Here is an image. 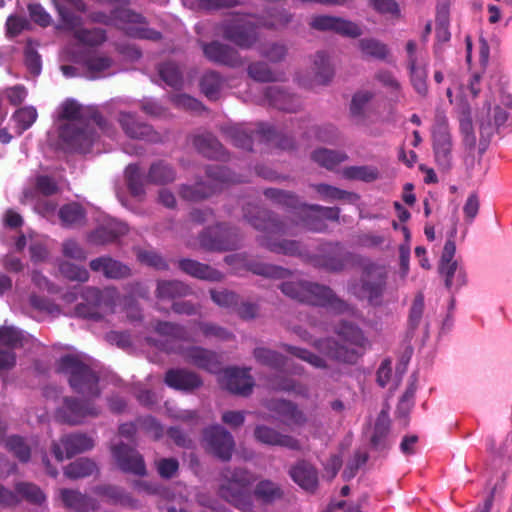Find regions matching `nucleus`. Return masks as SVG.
Returning <instances> with one entry per match:
<instances>
[{
	"label": "nucleus",
	"mask_w": 512,
	"mask_h": 512,
	"mask_svg": "<svg viewBox=\"0 0 512 512\" xmlns=\"http://www.w3.org/2000/svg\"><path fill=\"white\" fill-rule=\"evenodd\" d=\"M59 116L63 122L60 127V138L68 148L86 152L95 140V133L88 121V111L74 100H66L59 108Z\"/></svg>",
	"instance_id": "1"
},
{
	"label": "nucleus",
	"mask_w": 512,
	"mask_h": 512,
	"mask_svg": "<svg viewBox=\"0 0 512 512\" xmlns=\"http://www.w3.org/2000/svg\"><path fill=\"white\" fill-rule=\"evenodd\" d=\"M244 216L256 229L266 232L263 245L271 251L288 255L301 253L300 245L297 242L286 239L278 240L279 237L293 232L292 227L287 223L276 220L267 211L256 206L245 210Z\"/></svg>",
	"instance_id": "2"
},
{
	"label": "nucleus",
	"mask_w": 512,
	"mask_h": 512,
	"mask_svg": "<svg viewBox=\"0 0 512 512\" xmlns=\"http://www.w3.org/2000/svg\"><path fill=\"white\" fill-rule=\"evenodd\" d=\"M339 341L332 339L318 340L316 349L325 357L346 363H352L358 355L357 348L364 344L362 332L352 324H343L337 331Z\"/></svg>",
	"instance_id": "3"
},
{
	"label": "nucleus",
	"mask_w": 512,
	"mask_h": 512,
	"mask_svg": "<svg viewBox=\"0 0 512 512\" xmlns=\"http://www.w3.org/2000/svg\"><path fill=\"white\" fill-rule=\"evenodd\" d=\"M481 76L474 74L471 76L467 83L460 85L457 88V95L453 97L452 88L447 89V97L450 103L455 104L459 113L460 132L463 137V142L466 147L474 148L477 142V137L473 129L471 121V107L468 103L469 98H475L481 90L480 87Z\"/></svg>",
	"instance_id": "4"
},
{
	"label": "nucleus",
	"mask_w": 512,
	"mask_h": 512,
	"mask_svg": "<svg viewBox=\"0 0 512 512\" xmlns=\"http://www.w3.org/2000/svg\"><path fill=\"white\" fill-rule=\"evenodd\" d=\"M282 292L292 299L312 305L330 306L342 312L346 304L337 299L332 290L326 286L302 280L286 281L280 286Z\"/></svg>",
	"instance_id": "5"
},
{
	"label": "nucleus",
	"mask_w": 512,
	"mask_h": 512,
	"mask_svg": "<svg viewBox=\"0 0 512 512\" xmlns=\"http://www.w3.org/2000/svg\"><path fill=\"white\" fill-rule=\"evenodd\" d=\"M55 5L62 18L66 29L73 32L74 38L84 46H98L105 40L106 36L103 30L83 29L81 28V18L73 11H85V5L81 0H55Z\"/></svg>",
	"instance_id": "6"
},
{
	"label": "nucleus",
	"mask_w": 512,
	"mask_h": 512,
	"mask_svg": "<svg viewBox=\"0 0 512 512\" xmlns=\"http://www.w3.org/2000/svg\"><path fill=\"white\" fill-rule=\"evenodd\" d=\"M59 370L69 376L71 387L78 393L89 397L99 395L97 375L78 356L62 357Z\"/></svg>",
	"instance_id": "7"
},
{
	"label": "nucleus",
	"mask_w": 512,
	"mask_h": 512,
	"mask_svg": "<svg viewBox=\"0 0 512 512\" xmlns=\"http://www.w3.org/2000/svg\"><path fill=\"white\" fill-rule=\"evenodd\" d=\"M82 298L86 303H79L75 308V314L79 317L98 320L115 311L117 291L114 288L100 291L87 287L82 291Z\"/></svg>",
	"instance_id": "8"
},
{
	"label": "nucleus",
	"mask_w": 512,
	"mask_h": 512,
	"mask_svg": "<svg viewBox=\"0 0 512 512\" xmlns=\"http://www.w3.org/2000/svg\"><path fill=\"white\" fill-rule=\"evenodd\" d=\"M510 111H512V99L510 96L504 97L501 104H495L493 107H491L490 103L485 104L484 110L478 119L480 145L483 148L498 133L499 129L505 125Z\"/></svg>",
	"instance_id": "9"
},
{
	"label": "nucleus",
	"mask_w": 512,
	"mask_h": 512,
	"mask_svg": "<svg viewBox=\"0 0 512 512\" xmlns=\"http://www.w3.org/2000/svg\"><path fill=\"white\" fill-rule=\"evenodd\" d=\"M254 477L243 469H226L222 473L220 494L227 501L243 509L246 505L245 499L248 496L250 484Z\"/></svg>",
	"instance_id": "10"
},
{
	"label": "nucleus",
	"mask_w": 512,
	"mask_h": 512,
	"mask_svg": "<svg viewBox=\"0 0 512 512\" xmlns=\"http://www.w3.org/2000/svg\"><path fill=\"white\" fill-rule=\"evenodd\" d=\"M222 36L243 49L251 48L259 40L256 25L248 17H235L223 24Z\"/></svg>",
	"instance_id": "11"
},
{
	"label": "nucleus",
	"mask_w": 512,
	"mask_h": 512,
	"mask_svg": "<svg viewBox=\"0 0 512 512\" xmlns=\"http://www.w3.org/2000/svg\"><path fill=\"white\" fill-rule=\"evenodd\" d=\"M385 284V271L382 267L370 266L363 272L361 283L351 287L352 293L359 298L376 303Z\"/></svg>",
	"instance_id": "12"
},
{
	"label": "nucleus",
	"mask_w": 512,
	"mask_h": 512,
	"mask_svg": "<svg viewBox=\"0 0 512 512\" xmlns=\"http://www.w3.org/2000/svg\"><path fill=\"white\" fill-rule=\"evenodd\" d=\"M334 76V66L330 56L319 51L313 56L309 75L297 77L298 83L305 88H315L317 86L327 85Z\"/></svg>",
	"instance_id": "13"
},
{
	"label": "nucleus",
	"mask_w": 512,
	"mask_h": 512,
	"mask_svg": "<svg viewBox=\"0 0 512 512\" xmlns=\"http://www.w3.org/2000/svg\"><path fill=\"white\" fill-rule=\"evenodd\" d=\"M455 252V242L451 239L447 240L441 256L439 272L445 280L446 287L449 289L459 288L466 282V276L462 267L454 259Z\"/></svg>",
	"instance_id": "14"
},
{
	"label": "nucleus",
	"mask_w": 512,
	"mask_h": 512,
	"mask_svg": "<svg viewBox=\"0 0 512 512\" xmlns=\"http://www.w3.org/2000/svg\"><path fill=\"white\" fill-rule=\"evenodd\" d=\"M113 19L128 35L137 38L157 40L160 35L158 32L150 30L146 27L141 15L131 10L120 7L113 12Z\"/></svg>",
	"instance_id": "15"
},
{
	"label": "nucleus",
	"mask_w": 512,
	"mask_h": 512,
	"mask_svg": "<svg viewBox=\"0 0 512 512\" xmlns=\"http://www.w3.org/2000/svg\"><path fill=\"white\" fill-rule=\"evenodd\" d=\"M203 442L209 452L222 460H229L235 447L232 435L219 425L204 431Z\"/></svg>",
	"instance_id": "16"
},
{
	"label": "nucleus",
	"mask_w": 512,
	"mask_h": 512,
	"mask_svg": "<svg viewBox=\"0 0 512 512\" xmlns=\"http://www.w3.org/2000/svg\"><path fill=\"white\" fill-rule=\"evenodd\" d=\"M434 152L436 161L443 168H448L451 163V136L447 119L442 114H437L433 128Z\"/></svg>",
	"instance_id": "17"
},
{
	"label": "nucleus",
	"mask_w": 512,
	"mask_h": 512,
	"mask_svg": "<svg viewBox=\"0 0 512 512\" xmlns=\"http://www.w3.org/2000/svg\"><path fill=\"white\" fill-rule=\"evenodd\" d=\"M99 409L91 402H79L73 398H64L62 406L58 409V417L70 424H80L88 417H95Z\"/></svg>",
	"instance_id": "18"
},
{
	"label": "nucleus",
	"mask_w": 512,
	"mask_h": 512,
	"mask_svg": "<svg viewBox=\"0 0 512 512\" xmlns=\"http://www.w3.org/2000/svg\"><path fill=\"white\" fill-rule=\"evenodd\" d=\"M111 452L121 470L136 475L145 474L146 468L144 460L133 448H130L122 442H117L112 445Z\"/></svg>",
	"instance_id": "19"
},
{
	"label": "nucleus",
	"mask_w": 512,
	"mask_h": 512,
	"mask_svg": "<svg viewBox=\"0 0 512 512\" xmlns=\"http://www.w3.org/2000/svg\"><path fill=\"white\" fill-rule=\"evenodd\" d=\"M269 409L275 412L276 418L291 430L299 429L308 422L305 413L289 401H272Z\"/></svg>",
	"instance_id": "20"
},
{
	"label": "nucleus",
	"mask_w": 512,
	"mask_h": 512,
	"mask_svg": "<svg viewBox=\"0 0 512 512\" xmlns=\"http://www.w3.org/2000/svg\"><path fill=\"white\" fill-rule=\"evenodd\" d=\"M61 446L58 443L53 444V453L58 461H63L64 458H70L78 453L90 450L94 446V440L84 434H71L62 437Z\"/></svg>",
	"instance_id": "21"
},
{
	"label": "nucleus",
	"mask_w": 512,
	"mask_h": 512,
	"mask_svg": "<svg viewBox=\"0 0 512 512\" xmlns=\"http://www.w3.org/2000/svg\"><path fill=\"white\" fill-rule=\"evenodd\" d=\"M200 244L209 250H229L236 247L235 234L226 226L209 228L200 238Z\"/></svg>",
	"instance_id": "22"
},
{
	"label": "nucleus",
	"mask_w": 512,
	"mask_h": 512,
	"mask_svg": "<svg viewBox=\"0 0 512 512\" xmlns=\"http://www.w3.org/2000/svg\"><path fill=\"white\" fill-rule=\"evenodd\" d=\"M220 381L230 392L240 395L249 394L253 387V380L248 369L227 368Z\"/></svg>",
	"instance_id": "23"
},
{
	"label": "nucleus",
	"mask_w": 512,
	"mask_h": 512,
	"mask_svg": "<svg viewBox=\"0 0 512 512\" xmlns=\"http://www.w3.org/2000/svg\"><path fill=\"white\" fill-rule=\"evenodd\" d=\"M254 437L257 441L271 446H281L291 450H299L300 441L295 437L282 434L274 428L266 425H258L254 430Z\"/></svg>",
	"instance_id": "24"
},
{
	"label": "nucleus",
	"mask_w": 512,
	"mask_h": 512,
	"mask_svg": "<svg viewBox=\"0 0 512 512\" xmlns=\"http://www.w3.org/2000/svg\"><path fill=\"white\" fill-rule=\"evenodd\" d=\"M203 51L209 60L216 63L230 67H239L243 64L242 58L237 50L218 41L205 44Z\"/></svg>",
	"instance_id": "25"
},
{
	"label": "nucleus",
	"mask_w": 512,
	"mask_h": 512,
	"mask_svg": "<svg viewBox=\"0 0 512 512\" xmlns=\"http://www.w3.org/2000/svg\"><path fill=\"white\" fill-rule=\"evenodd\" d=\"M59 498L65 508L76 512L95 511L99 507L95 499L73 489H60Z\"/></svg>",
	"instance_id": "26"
},
{
	"label": "nucleus",
	"mask_w": 512,
	"mask_h": 512,
	"mask_svg": "<svg viewBox=\"0 0 512 512\" xmlns=\"http://www.w3.org/2000/svg\"><path fill=\"white\" fill-rule=\"evenodd\" d=\"M165 383L176 390L193 391L202 385L201 378L185 369H171L165 375Z\"/></svg>",
	"instance_id": "27"
},
{
	"label": "nucleus",
	"mask_w": 512,
	"mask_h": 512,
	"mask_svg": "<svg viewBox=\"0 0 512 512\" xmlns=\"http://www.w3.org/2000/svg\"><path fill=\"white\" fill-rule=\"evenodd\" d=\"M185 360L209 372H217L220 368L218 355L201 347H190L183 352Z\"/></svg>",
	"instance_id": "28"
},
{
	"label": "nucleus",
	"mask_w": 512,
	"mask_h": 512,
	"mask_svg": "<svg viewBox=\"0 0 512 512\" xmlns=\"http://www.w3.org/2000/svg\"><path fill=\"white\" fill-rule=\"evenodd\" d=\"M296 214L301 218L302 226L311 230H319L320 226L316 222L317 217L335 220L339 216V211L335 208L302 205L297 208Z\"/></svg>",
	"instance_id": "29"
},
{
	"label": "nucleus",
	"mask_w": 512,
	"mask_h": 512,
	"mask_svg": "<svg viewBox=\"0 0 512 512\" xmlns=\"http://www.w3.org/2000/svg\"><path fill=\"white\" fill-rule=\"evenodd\" d=\"M267 101L277 109L287 112H295L301 107V101L289 94L280 86H270L265 92Z\"/></svg>",
	"instance_id": "30"
},
{
	"label": "nucleus",
	"mask_w": 512,
	"mask_h": 512,
	"mask_svg": "<svg viewBox=\"0 0 512 512\" xmlns=\"http://www.w3.org/2000/svg\"><path fill=\"white\" fill-rule=\"evenodd\" d=\"M290 476L301 488L314 491L318 485L317 470L309 463L301 461L290 470Z\"/></svg>",
	"instance_id": "31"
},
{
	"label": "nucleus",
	"mask_w": 512,
	"mask_h": 512,
	"mask_svg": "<svg viewBox=\"0 0 512 512\" xmlns=\"http://www.w3.org/2000/svg\"><path fill=\"white\" fill-rule=\"evenodd\" d=\"M91 270L101 272L107 278L120 279L130 275V269L126 265L110 258L99 257L90 262Z\"/></svg>",
	"instance_id": "32"
},
{
	"label": "nucleus",
	"mask_w": 512,
	"mask_h": 512,
	"mask_svg": "<svg viewBox=\"0 0 512 512\" xmlns=\"http://www.w3.org/2000/svg\"><path fill=\"white\" fill-rule=\"evenodd\" d=\"M79 62L85 66L90 78L105 76L106 72L112 66V59L98 52L81 56Z\"/></svg>",
	"instance_id": "33"
},
{
	"label": "nucleus",
	"mask_w": 512,
	"mask_h": 512,
	"mask_svg": "<svg viewBox=\"0 0 512 512\" xmlns=\"http://www.w3.org/2000/svg\"><path fill=\"white\" fill-rule=\"evenodd\" d=\"M126 232V224L116 220H111L107 224L98 228L94 233H92L90 239L95 244H106L114 241Z\"/></svg>",
	"instance_id": "34"
},
{
	"label": "nucleus",
	"mask_w": 512,
	"mask_h": 512,
	"mask_svg": "<svg viewBox=\"0 0 512 512\" xmlns=\"http://www.w3.org/2000/svg\"><path fill=\"white\" fill-rule=\"evenodd\" d=\"M390 418L388 409H382L375 422L372 434L370 436V444L375 449H383L386 447V438L389 432Z\"/></svg>",
	"instance_id": "35"
},
{
	"label": "nucleus",
	"mask_w": 512,
	"mask_h": 512,
	"mask_svg": "<svg viewBox=\"0 0 512 512\" xmlns=\"http://www.w3.org/2000/svg\"><path fill=\"white\" fill-rule=\"evenodd\" d=\"M179 265L184 272L199 279L209 281L222 279V274L219 271L193 260H182Z\"/></svg>",
	"instance_id": "36"
},
{
	"label": "nucleus",
	"mask_w": 512,
	"mask_h": 512,
	"mask_svg": "<svg viewBox=\"0 0 512 512\" xmlns=\"http://www.w3.org/2000/svg\"><path fill=\"white\" fill-rule=\"evenodd\" d=\"M5 423L0 420V442H5V447L14 453V455L23 462L28 461L31 447L19 436H10L5 439Z\"/></svg>",
	"instance_id": "37"
},
{
	"label": "nucleus",
	"mask_w": 512,
	"mask_h": 512,
	"mask_svg": "<svg viewBox=\"0 0 512 512\" xmlns=\"http://www.w3.org/2000/svg\"><path fill=\"white\" fill-rule=\"evenodd\" d=\"M21 202L32 205L35 212L46 218H50L55 214L57 206L55 202L47 199V197L35 195L30 190H24Z\"/></svg>",
	"instance_id": "38"
},
{
	"label": "nucleus",
	"mask_w": 512,
	"mask_h": 512,
	"mask_svg": "<svg viewBox=\"0 0 512 512\" xmlns=\"http://www.w3.org/2000/svg\"><path fill=\"white\" fill-rule=\"evenodd\" d=\"M119 122L125 133L131 138H149L152 132L150 126L136 121L135 117L129 113H121Z\"/></svg>",
	"instance_id": "39"
},
{
	"label": "nucleus",
	"mask_w": 512,
	"mask_h": 512,
	"mask_svg": "<svg viewBox=\"0 0 512 512\" xmlns=\"http://www.w3.org/2000/svg\"><path fill=\"white\" fill-rule=\"evenodd\" d=\"M357 46L364 57L383 60L389 54L387 46L374 38L360 39L357 43Z\"/></svg>",
	"instance_id": "40"
},
{
	"label": "nucleus",
	"mask_w": 512,
	"mask_h": 512,
	"mask_svg": "<svg viewBox=\"0 0 512 512\" xmlns=\"http://www.w3.org/2000/svg\"><path fill=\"white\" fill-rule=\"evenodd\" d=\"M329 253L316 260V265L324 267L330 271H339L344 267V257L341 252V247L337 244H329L326 246Z\"/></svg>",
	"instance_id": "41"
},
{
	"label": "nucleus",
	"mask_w": 512,
	"mask_h": 512,
	"mask_svg": "<svg viewBox=\"0 0 512 512\" xmlns=\"http://www.w3.org/2000/svg\"><path fill=\"white\" fill-rule=\"evenodd\" d=\"M95 471H97V466L93 461L87 458H80L69 464L65 468L64 474L70 479H79L90 476Z\"/></svg>",
	"instance_id": "42"
},
{
	"label": "nucleus",
	"mask_w": 512,
	"mask_h": 512,
	"mask_svg": "<svg viewBox=\"0 0 512 512\" xmlns=\"http://www.w3.org/2000/svg\"><path fill=\"white\" fill-rule=\"evenodd\" d=\"M312 158L321 166H324L327 169H332L337 164L345 161L347 156L343 152L332 151L328 149H318L313 152Z\"/></svg>",
	"instance_id": "43"
},
{
	"label": "nucleus",
	"mask_w": 512,
	"mask_h": 512,
	"mask_svg": "<svg viewBox=\"0 0 512 512\" xmlns=\"http://www.w3.org/2000/svg\"><path fill=\"white\" fill-rule=\"evenodd\" d=\"M148 179L155 184H165L175 179V172L167 163L160 161L150 167Z\"/></svg>",
	"instance_id": "44"
},
{
	"label": "nucleus",
	"mask_w": 512,
	"mask_h": 512,
	"mask_svg": "<svg viewBox=\"0 0 512 512\" xmlns=\"http://www.w3.org/2000/svg\"><path fill=\"white\" fill-rule=\"evenodd\" d=\"M343 175L348 179L371 182L379 177V171L373 166H350L343 170Z\"/></svg>",
	"instance_id": "45"
},
{
	"label": "nucleus",
	"mask_w": 512,
	"mask_h": 512,
	"mask_svg": "<svg viewBox=\"0 0 512 512\" xmlns=\"http://www.w3.org/2000/svg\"><path fill=\"white\" fill-rule=\"evenodd\" d=\"M59 217L64 226H74L83 222L84 211L79 204L71 203L59 210Z\"/></svg>",
	"instance_id": "46"
},
{
	"label": "nucleus",
	"mask_w": 512,
	"mask_h": 512,
	"mask_svg": "<svg viewBox=\"0 0 512 512\" xmlns=\"http://www.w3.org/2000/svg\"><path fill=\"white\" fill-rule=\"evenodd\" d=\"M25 337L21 331L14 327L3 326L0 328V346H5L8 350L23 346Z\"/></svg>",
	"instance_id": "47"
},
{
	"label": "nucleus",
	"mask_w": 512,
	"mask_h": 512,
	"mask_svg": "<svg viewBox=\"0 0 512 512\" xmlns=\"http://www.w3.org/2000/svg\"><path fill=\"white\" fill-rule=\"evenodd\" d=\"M12 118L16 123L17 133L20 135L36 121L37 111L31 106L23 107L17 110Z\"/></svg>",
	"instance_id": "48"
},
{
	"label": "nucleus",
	"mask_w": 512,
	"mask_h": 512,
	"mask_svg": "<svg viewBox=\"0 0 512 512\" xmlns=\"http://www.w3.org/2000/svg\"><path fill=\"white\" fill-rule=\"evenodd\" d=\"M187 286L179 281H161L157 286V297L161 299L186 295Z\"/></svg>",
	"instance_id": "49"
},
{
	"label": "nucleus",
	"mask_w": 512,
	"mask_h": 512,
	"mask_svg": "<svg viewBox=\"0 0 512 512\" xmlns=\"http://www.w3.org/2000/svg\"><path fill=\"white\" fill-rule=\"evenodd\" d=\"M248 75L260 82L277 81L280 78L264 62H255L248 66Z\"/></svg>",
	"instance_id": "50"
},
{
	"label": "nucleus",
	"mask_w": 512,
	"mask_h": 512,
	"mask_svg": "<svg viewBox=\"0 0 512 512\" xmlns=\"http://www.w3.org/2000/svg\"><path fill=\"white\" fill-rule=\"evenodd\" d=\"M16 491L22 498L32 504L41 505L46 500V496L40 488L31 483L17 484Z\"/></svg>",
	"instance_id": "51"
},
{
	"label": "nucleus",
	"mask_w": 512,
	"mask_h": 512,
	"mask_svg": "<svg viewBox=\"0 0 512 512\" xmlns=\"http://www.w3.org/2000/svg\"><path fill=\"white\" fill-rule=\"evenodd\" d=\"M411 74V83L416 92L422 96L427 94L428 88L426 83L427 72L425 67L420 63L409 65Z\"/></svg>",
	"instance_id": "52"
},
{
	"label": "nucleus",
	"mask_w": 512,
	"mask_h": 512,
	"mask_svg": "<svg viewBox=\"0 0 512 512\" xmlns=\"http://www.w3.org/2000/svg\"><path fill=\"white\" fill-rule=\"evenodd\" d=\"M261 56L267 58L271 62H280L287 55V47L280 43H267L258 47Z\"/></svg>",
	"instance_id": "53"
},
{
	"label": "nucleus",
	"mask_w": 512,
	"mask_h": 512,
	"mask_svg": "<svg viewBox=\"0 0 512 512\" xmlns=\"http://www.w3.org/2000/svg\"><path fill=\"white\" fill-rule=\"evenodd\" d=\"M222 84V80L216 72H209L203 76L201 81V88L208 98L216 99Z\"/></svg>",
	"instance_id": "54"
},
{
	"label": "nucleus",
	"mask_w": 512,
	"mask_h": 512,
	"mask_svg": "<svg viewBox=\"0 0 512 512\" xmlns=\"http://www.w3.org/2000/svg\"><path fill=\"white\" fill-rule=\"evenodd\" d=\"M254 356L258 362L270 366L272 368L277 369L287 365L280 354L266 348L255 349Z\"/></svg>",
	"instance_id": "55"
},
{
	"label": "nucleus",
	"mask_w": 512,
	"mask_h": 512,
	"mask_svg": "<svg viewBox=\"0 0 512 512\" xmlns=\"http://www.w3.org/2000/svg\"><path fill=\"white\" fill-rule=\"evenodd\" d=\"M334 32L349 38H357L363 34L362 27L353 21L337 17Z\"/></svg>",
	"instance_id": "56"
},
{
	"label": "nucleus",
	"mask_w": 512,
	"mask_h": 512,
	"mask_svg": "<svg viewBox=\"0 0 512 512\" xmlns=\"http://www.w3.org/2000/svg\"><path fill=\"white\" fill-rule=\"evenodd\" d=\"M195 146L207 157H217L221 144L211 135L197 136L194 140Z\"/></svg>",
	"instance_id": "57"
},
{
	"label": "nucleus",
	"mask_w": 512,
	"mask_h": 512,
	"mask_svg": "<svg viewBox=\"0 0 512 512\" xmlns=\"http://www.w3.org/2000/svg\"><path fill=\"white\" fill-rule=\"evenodd\" d=\"M59 270L64 277L72 281L85 282L89 278V273L84 267L67 261L60 264Z\"/></svg>",
	"instance_id": "58"
},
{
	"label": "nucleus",
	"mask_w": 512,
	"mask_h": 512,
	"mask_svg": "<svg viewBox=\"0 0 512 512\" xmlns=\"http://www.w3.org/2000/svg\"><path fill=\"white\" fill-rule=\"evenodd\" d=\"M287 350L292 355L309 363L311 366H313L315 368H326L327 367L325 358L320 357L310 351H307V350L299 348V347H293V346H287Z\"/></svg>",
	"instance_id": "59"
},
{
	"label": "nucleus",
	"mask_w": 512,
	"mask_h": 512,
	"mask_svg": "<svg viewBox=\"0 0 512 512\" xmlns=\"http://www.w3.org/2000/svg\"><path fill=\"white\" fill-rule=\"evenodd\" d=\"M255 495L263 501H273L281 497L280 488L269 480L261 481L257 484Z\"/></svg>",
	"instance_id": "60"
},
{
	"label": "nucleus",
	"mask_w": 512,
	"mask_h": 512,
	"mask_svg": "<svg viewBox=\"0 0 512 512\" xmlns=\"http://www.w3.org/2000/svg\"><path fill=\"white\" fill-rule=\"evenodd\" d=\"M249 269L255 274L271 278L281 279L288 275V271L286 269L266 263H252L249 265Z\"/></svg>",
	"instance_id": "61"
},
{
	"label": "nucleus",
	"mask_w": 512,
	"mask_h": 512,
	"mask_svg": "<svg viewBox=\"0 0 512 512\" xmlns=\"http://www.w3.org/2000/svg\"><path fill=\"white\" fill-rule=\"evenodd\" d=\"M159 74L163 81L171 86L178 87L182 83V75L178 66L174 63H166L159 69Z\"/></svg>",
	"instance_id": "62"
},
{
	"label": "nucleus",
	"mask_w": 512,
	"mask_h": 512,
	"mask_svg": "<svg viewBox=\"0 0 512 512\" xmlns=\"http://www.w3.org/2000/svg\"><path fill=\"white\" fill-rule=\"evenodd\" d=\"M125 175L131 193L135 196L141 195L143 193V184L140 168L136 164H131L126 168Z\"/></svg>",
	"instance_id": "63"
},
{
	"label": "nucleus",
	"mask_w": 512,
	"mask_h": 512,
	"mask_svg": "<svg viewBox=\"0 0 512 512\" xmlns=\"http://www.w3.org/2000/svg\"><path fill=\"white\" fill-rule=\"evenodd\" d=\"M27 190L33 191L35 195L48 197L55 194L58 188L51 178L47 176H39L36 180L35 187L28 188Z\"/></svg>",
	"instance_id": "64"
}]
</instances>
